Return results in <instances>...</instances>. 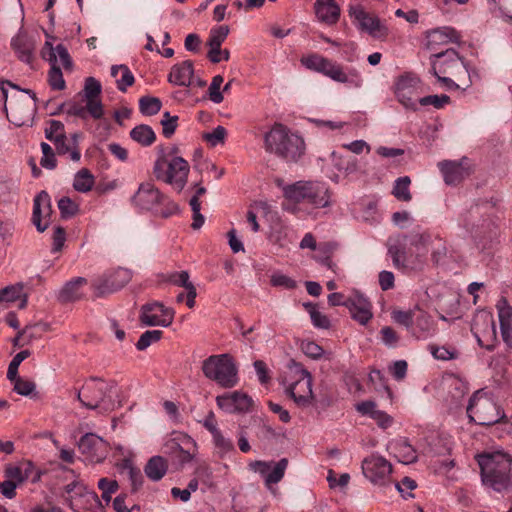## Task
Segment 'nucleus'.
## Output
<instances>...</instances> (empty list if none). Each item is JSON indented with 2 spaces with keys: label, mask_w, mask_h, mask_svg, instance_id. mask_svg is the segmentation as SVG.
Instances as JSON below:
<instances>
[{
  "label": "nucleus",
  "mask_w": 512,
  "mask_h": 512,
  "mask_svg": "<svg viewBox=\"0 0 512 512\" xmlns=\"http://www.w3.org/2000/svg\"><path fill=\"white\" fill-rule=\"evenodd\" d=\"M483 485L497 492L512 487V456L502 451L483 452L475 457Z\"/></svg>",
  "instance_id": "1"
},
{
  "label": "nucleus",
  "mask_w": 512,
  "mask_h": 512,
  "mask_svg": "<svg viewBox=\"0 0 512 512\" xmlns=\"http://www.w3.org/2000/svg\"><path fill=\"white\" fill-rule=\"evenodd\" d=\"M285 201L284 210L291 213L299 211V204H306L313 208H324L330 204V190L323 182L298 181L283 188Z\"/></svg>",
  "instance_id": "2"
},
{
  "label": "nucleus",
  "mask_w": 512,
  "mask_h": 512,
  "mask_svg": "<svg viewBox=\"0 0 512 512\" xmlns=\"http://www.w3.org/2000/svg\"><path fill=\"white\" fill-rule=\"evenodd\" d=\"M264 147L287 162H297L306 151L303 137L282 123H275L265 134Z\"/></svg>",
  "instance_id": "3"
},
{
  "label": "nucleus",
  "mask_w": 512,
  "mask_h": 512,
  "mask_svg": "<svg viewBox=\"0 0 512 512\" xmlns=\"http://www.w3.org/2000/svg\"><path fill=\"white\" fill-rule=\"evenodd\" d=\"M132 205L141 211H152L156 216L169 218L179 211L178 205L163 194L152 182H143L131 198Z\"/></svg>",
  "instance_id": "4"
},
{
  "label": "nucleus",
  "mask_w": 512,
  "mask_h": 512,
  "mask_svg": "<svg viewBox=\"0 0 512 512\" xmlns=\"http://www.w3.org/2000/svg\"><path fill=\"white\" fill-rule=\"evenodd\" d=\"M115 389L116 382L113 380L90 377L77 392V399L88 409L109 412L115 407L113 400Z\"/></svg>",
  "instance_id": "5"
},
{
  "label": "nucleus",
  "mask_w": 512,
  "mask_h": 512,
  "mask_svg": "<svg viewBox=\"0 0 512 512\" xmlns=\"http://www.w3.org/2000/svg\"><path fill=\"white\" fill-rule=\"evenodd\" d=\"M190 166L188 162L179 156H175L168 160L161 153L153 166V174L159 181L171 185L177 192H181L188 179Z\"/></svg>",
  "instance_id": "6"
},
{
  "label": "nucleus",
  "mask_w": 512,
  "mask_h": 512,
  "mask_svg": "<svg viewBox=\"0 0 512 512\" xmlns=\"http://www.w3.org/2000/svg\"><path fill=\"white\" fill-rule=\"evenodd\" d=\"M202 372L206 378L216 382L222 388H232L238 383V369L229 354L211 355L202 363Z\"/></svg>",
  "instance_id": "7"
},
{
  "label": "nucleus",
  "mask_w": 512,
  "mask_h": 512,
  "mask_svg": "<svg viewBox=\"0 0 512 512\" xmlns=\"http://www.w3.org/2000/svg\"><path fill=\"white\" fill-rule=\"evenodd\" d=\"M301 63L307 69L322 73L332 80L340 83H351L355 86L361 85L359 73L351 69L346 72L340 64L318 54H310L301 58Z\"/></svg>",
  "instance_id": "8"
},
{
  "label": "nucleus",
  "mask_w": 512,
  "mask_h": 512,
  "mask_svg": "<svg viewBox=\"0 0 512 512\" xmlns=\"http://www.w3.org/2000/svg\"><path fill=\"white\" fill-rule=\"evenodd\" d=\"M467 414L471 421L483 426L494 425L505 418L504 411L483 390L476 391L470 398Z\"/></svg>",
  "instance_id": "9"
},
{
  "label": "nucleus",
  "mask_w": 512,
  "mask_h": 512,
  "mask_svg": "<svg viewBox=\"0 0 512 512\" xmlns=\"http://www.w3.org/2000/svg\"><path fill=\"white\" fill-rule=\"evenodd\" d=\"M489 209L487 202L471 205L469 209L460 214L459 225L474 238L484 237L495 226L488 213Z\"/></svg>",
  "instance_id": "10"
},
{
  "label": "nucleus",
  "mask_w": 512,
  "mask_h": 512,
  "mask_svg": "<svg viewBox=\"0 0 512 512\" xmlns=\"http://www.w3.org/2000/svg\"><path fill=\"white\" fill-rule=\"evenodd\" d=\"M291 382L286 392L299 407H308L314 401L312 392V376L300 364L293 362L289 367Z\"/></svg>",
  "instance_id": "11"
},
{
  "label": "nucleus",
  "mask_w": 512,
  "mask_h": 512,
  "mask_svg": "<svg viewBox=\"0 0 512 512\" xmlns=\"http://www.w3.org/2000/svg\"><path fill=\"white\" fill-rule=\"evenodd\" d=\"M350 18L356 27L371 38L378 41H386L390 35V29L385 20H381L376 14L365 10L362 5H351L348 10Z\"/></svg>",
  "instance_id": "12"
},
{
  "label": "nucleus",
  "mask_w": 512,
  "mask_h": 512,
  "mask_svg": "<svg viewBox=\"0 0 512 512\" xmlns=\"http://www.w3.org/2000/svg\"><path fill=\"white\" fill-rule=\"evenodd\" d=\"M132 279L131 271L126 268H116L106 271L93 280L91 288L96 297H105L126 286Z\"/></svg>",
  "instance_id": "13"
},
{
  "label": "nucleus",
  "mask_w": 512,
  "mask_h": 512,
  "mask_svg": "<svg viewBox=\"0 0 512 512\" xmlns=\"http://www.w3.org/2000/svg\"><path fill=\"white\" fill-rule=\"evenodd\" d=\"M433 57L431 68L433 75H451L459 79V75L467 73L462 58L454 49L436 53Z\"/></svg>",
  "instance_id": "14"
},
{
  "label": "nucleus",
  "mask_w": 512,
  "mask_h": 512,
  "mask_svg": "<svg viewBox=\"0 0 512 512\" xmlns=\"http://www.w3.org/2000/svg\"><path fill=\"white\" fill-rule=\"evenodd\" d=\"M77 445L84 460L90 463L103 462L110 452L108 442L94 433L83 435Z\"/></svg>",
  "instance_id": "15"
},
{
  "label": "nucleus",
  "mask_w": 512,
  "mask_h": 512,
  "mask_svg": "<svg viewBox=\"0 0 512 512\" xmlns=\"http://www.w3.org/2000/svg\"><path fill=\"white\" fill-rule=\"evenodd\" d=\"M364 476L372 483L384 485L392 473V464L383 456L372 454L362 461Z\"/></svg>",
  "instance_id": "16"
},
{
  "label": "nucleus",
  "mask_w": 512,
  "mask_h": 512,
  "mask_svg": "<svg viewBox=\"0 0 512 512\" xmlns=\"http://www.w3.org/2000/svg\"><path fill=\"white\" fill-rule=\"evenodd\" d=\"M175 311L161 302H151L142 306L140 321L146 326L168 327L172 324Z\"/></svg>",
  "instance_id": "17"
},
{
  "label": "nucleus",
  "mask_w": 512,
  "mask_h": 512,
  "mask_svg": "<svg viewBox=\"0 0 512 512\" xmlns=\"http://www.w3.org/2000/svg\"><path fill=\"white\" fill-rule=\"evenodd\" d=\"M52 206L49 194L41 191L34 199L32 222L39 232H44L51 220Z\"/></svg>",
  "instance_id": "18"
},
{
  "label": "nucleus",
  "mask_w": 512,
  "mask_h": 512,
  "mask_svg": "<svg viewBox=\"0 0 512 512\" xmlns=\"http://www.w3.org/2000/svg\"><path fill=\"white\" fill-rule=\"evenodd\" d=\"M101 91L102 87L98 80H96L94 77L86 78L84 85V96L88 102L89 114L96 120L101 119L104 115L103 105L99 99Z\"/></svg>",
  "instance_id": "19"
},
{
  "label": "nucleus",
  "mask_w": 512,
  "mask_h": 512,
  "mask_svg": "<svg viewBox=\"0 0 512 512\" xmlns=\"http://www.w3.org/2000/svg\"><path fill=\"white\" fill-rule=\"evenodd\" d=\"M345 306L349 309L352 318L361 325H366L373 317L370 301L359 293L347 299Z\"/></svg>",
  "instance_id": "20"
},
{
  "label": "nucleus",
  "mask_w": 512,
  "mask_h": 512,
  "mask_svg": "<svg viewBox=\"0 0 512 512\" xmlns=\"http://www.w3.org/2000/svg\"><path fill=\"white\" fill-rule=\"evenodd\" d=\"M408 235L397 237L389 244L388 253L392 258L393 264L398 269H405L410 258L413 256Z\"/></svg>",
  "instance_id": "21"
},
{
  "label": "nucleus",
  "mask_w": 512,
  "mask_h": 512,
  "mask_svg": "<svg viewBox=\"0 0 512 512\" xmlns=\"http://www.w3.org/2000/svg\"><path fill=\"white\" fill-rule=\"evenodd\" d=\"M219 408L229 412H246L252 405V399L245 393L234 391L216 398Z\"/></svg>",
  "instance_id": "22"
},
{
  "label": "nucleus",
  "mask_w": 512,
  "mask_h": 512,
  "mask_svg": "<svg viewBox=\"0 0 512 512\" xmlns=\"http://www.w3.org/2000/svg\"><path fill=\"white\" fill-rule=\"evenodd\" d=\"M41 56L43 59L47 60L51 65V68L48 73L49 85L54 90H63L66 87V84L63 78L62 71L60 67L57 65V59L52 43L48 41L45 42L41 50Z\"/></svg>",
  "instance_id": "23"
},
{
  "label": "nucleus",
  "mask_w": 512,
  "mask_h": 512,
  "mask_svg": "<svg viewBox=\"0 0 512 512\" xmlns=\"http://www.w3.org/2000/svg\"><path fill=\"white\" fill-rule=\"evenodd\" d=\"M418 82L415 77L402 76L396 84V96L406 108L416 110V102L412 94Z\"/></svg>",
  "instance_id": "24"
},
{
  "label": "nucleus",
  "mask_w": 512,
  "mask_h": 512,
  "mask_svg": "<svg viewBox=\"0 0 512 512\" xmlns=\"http://www.w3.org/2000/svg\"><path fill=\"white\" fill-rule=\"evenodd\" d=\"M194 66L191 60H185L172 66L168 81L177 86H190L193 84Z\"/></svg>",
  "instance_id": "25"
},
{
  "label": "nucleus",
  "mask_w": 512,
  "mask_h": 512,
  "mask_svg": "<svg viewBox=\"0 0 512 512\" xmlns=\"http://www.w3.org/2000/svg\"><path fill=\"white\" fill-rule=\"evenodd\" d=\"M439 168L448 185H457L470 174L461 162L443 161L439 163Z\"/></svg>",
  "instance_id": "26"
},
{
  "label": "nucleus",
  "mask_w": 512,
  "mask_h": 512,
  "mask_svg": "<svg viewBox=\"0 0 512 512\" xmlns=\"http://www.w3.org/2000/svg\"><path fill=\"white\" fill-rule=\"evenodd\" d=\"M315 14L319 21L334 25L340 18V7L335 0H316Z\"/></svg>",
  "instance_id": "27"
},
{
  "label": "nucleus",
  "mask_w": 512,
  "mask_h": 512,
  "mask_svg": "<svg viewBox=\"0 0 512 512\" xmlns=\"http://www.w3.org/2000/svg\"><path fill=\"white\" fill-rule=\"evenodd\" d=\"M460 40V34L451 27L437 28L428 33L427 47L430 50H436L438 45L456 43Z\"/></svg>",
  "instance_id": "28"
},
{
  "label": "nucleus",
  "mask_w": 512,
  "mask_h": 512,
  "mask_svg": "<svg viewBox=\"0 0 512 512\" xmlns=\"http://www.w3.org/2000/svg\"><path fill=\"white\" fill-rule=\"evenodd\" d=\"M11 47L17 54V57L25 62L31 63L33 61V53L35 50V42L32 38L24 33L17 34L11 41Z\"/></svg>",
  "instance_id": "29"
},
{
  "label": "nucleus",
  "mask_w": 512,
  "mask_h": 512,
  "mask_svg": "<svg viewBox=\"0 0 512 512\" xmlns=\"http://www.w3.org/2000/svg\"><path fill=\"white\" fill-rule=\"evenodd\" d=\"M356 410L362 414L371 417L376 421L379 427L386 429L392 425L393 418L386 412L377 409V405L374 401H363L356 405Z\"/></svg>",
  "instance_id": "30"
},
{
  "label": "nucleus",
  "mask_w": 512,
  "mask_h": 512,
  "mask_svg": "<svg viewBox=\"0 0 512 512\" xmlns=\"http://www.w3.org/2000/svg\"><path fill=\"white\" fill-rule=\"evenodd\" d=\"M485 329L480 333L477 326L472 328L478 344L488 351L495 349L497 344L496 328L492 317L487 316L484 320Z\"/></svg>",
  "instance_id": "31"
},
{
  "label": "nucleus",
  "mask_w": 512,
  "mask_h": 512,
  "mask_svg": "<svg viewBox=\"0 0 512 512\" xmlns=\"http://www.w3.org/2000/svg\"><path fill=\"white\" fill-rule=\"evenodd\" d=\"M394 456L403 464H410L417 461L416 450L406 440H398L390 445Z\"/></svg>",
  "instance_id": "32"
},
{
  "label": "nucleus",
  "mask_w": 512,
  "mask_h": 512,
  "mask_svg": "<svg viewBox=\"0 0 512 512\" xmlns=\"http://www.w3.org/2000/svg\"><path fill=\"white\" fill-rule=\"evenodd\" d=\"M168 470V462L162 456L151 457L145 465L146 476L152 481L161 480Z\"/></svg>",
  "instance_id": "33"
},
{
  "label": "nucleus",
  "mask_w": 512,
  "mask_h": 512,
  "mask_svg": "<svg viewBox=\"0 0 512 512\" xmlns=\"http://www.w3.org/2000/svg\"><path fill=\"white\" fill-rule=\"evenodd\" d=\"M331 159L334 167L344 175H350L358 170V163L355 157L341 155L336 151L331 153Z\"/></svg>",
  "instance_id": "34"
},
{
  "label": "nucleus",
  "mask_w": 512,
  "mask_h": 512,
  "mask_svg": "<svg viewBox=\"0 0 512 512\" xmlns=\"http://www.w3.org/2000/svg\"><path fill=\"white\" fill-rule=\"evenodd\" d=\"M121 73V77L116 79L118 90L126 92L127 88L132 86L135 82L134 75L126 65H114L111 67V76L117 78L118 74Z\"/></svg>",
  "instance_id": "35"
},
{
  "label": "nucleus",
  "mask_w": 512,
  "mask_h": 512,
  "mask_svg": "<svg viewBox=\"0 0 512 512\" xmlns=\"http://www.w3.org/2000/svg\"><path fill=\"white\" fill-rule=\"evenodd\" d=\"M86 283L87 280L83 277H78L76 279L69 281L60 291V300L63 302H71L80 299L81 294L79 292V289Z\"/></svg>",
  "instance_id": "36"
},
{
  "label": "nucleus",
  "mask_w": 512,
  "mask_h": 512,
  "mask_svg": "<svg viewBox=\"0 0 512 512\" xmlns=\"http://www.w3.org/2000/svg\"><path fill=\"white\" fill-rule=\"evenodd\" d=\"M130 137L142 146H151L156 140V134L149 125L141 124L130 131Z\"/></svg>",
  "instance_id": "37"
},
{
  "label": "nucleus",
  "mask_w": 512,
  "mask_h": 512,
  "mask_svg": "<svg viewBox=\"0 0 512 512\" xmlns=\"http://www.w3.org/2000/svg\"><path fill=\"white\" fill-rule=\"evenodd\" d=\"M410 184L411 179L408 176L397 178L392 190L393 196L399 201H411L412 194L410 192Z\"/></svg>",
  "instance_id": "38"
},
{
  "label": "nucleus",
  "mask_w": 512,
  "mask_h": 512,
  "mask_svg": "<svg viewBox=\"0 0 512 512\" xmlns=\"http://www.w3.org/2000/svg\"><path fill=\"white\" fill-rule=\"evenodd\" d=\"M94 183L95 179L92 173L88 169L83 168L75 175L73 187L78 192L86 193L92 189Z\"/></svg>",
  "instance_id": "39"
},
{
  "label": "nucleus",
  "mask_w": 512,
  "mask_h": 512,
  "mask_svg": "<svg viewBox=\"0 0 512 512\" xmlns=\"http://www.w3.org/2000/svg\"><path fill=\"white\" fill-rule=\"evenodd\" d=\"M229 34V27L226 25L218 26L210 31L207 45L212 48V53L217 54L218 48L221 47Z\"/></svg>",
  "instance_id": "40"
},
{
  "label": "nucleus",
  "mask_w": 512,
  "mask_h": 512,
  "mask_svg": "<svg viewBox=\"0 0 512 512\" xmlns=\"http://www.w3.org/2000/svg\"><path fill=\"white\" fill-rule=\"evenodd\" d=\"M121 472L128 475L133 492H136L142 486L143 475L141 470L134 467L130 461L126 460L123 462L121 465Z\"/></svg>",
  "instance_id": "41"
},
{
  "label": "nucleus",
  "mask_w": 512,
  "mask_h": 512,
  "mask_svg": "<svg viewBox=\"0 0 512 512\" xmlns=\"http://www.w3.org/2000/svg\"><path fill=\"white\" fill-rule=\"evenodd\" d=\"M162 107V102L157 97L143 96L139 99V110L145 116L157 114Z\"/></svg>",
  "instance_id": "42"
},
{
  "label": "nucleus",
  "mask_w": 512,
  "mask_h": 512,
  "mask_svg": "<svg viewBox=\"0 0 512 512\" xmlns=\"http://www.w3.org/2000/svg\"><path fill=\"white\" fill-rule=\"evenodd\" d=\"M161 281L165 283H170L172 285L183 287L187 289L189 285H193V283L189 280V273L187 271L180 272H170L162 274Z\"/></svg>",
  "instance_id": "43"
},
{
  "label": "nucleus",
  "mask_w": 512,
  "mask_h": 512,
  "mask_svg": "<svg viewBox=\"0 0 512 512\" xmlns=\"http://www.w3.org/2000/svg\"><path fill=\"white\" fill-rule=\"evenodd\" d=\"M45 137L52 143L59 142L61 138H64L65 126L61 121L58 120H49L46 124Z\"/></svg>",
  "instance_id": "44"
},
{
  "label": "nucleus",
  "mask_w": 512,
  "mask_h": 512,
  "mask_svg": "<svg viewBox=\"0 0 512 512\" xmlns=\"http://www.w3.org/2000/svg\"><path fill=\"white\" fill-rule=\"evenodd\" d=\"M97 486L101 491V498L106 504L110 503L112 495L116 493L119 488L116 480L106 477L99 479Z\"/></svg>",
  "instance_id": "45"
},
{
  "label": "nucleus",
  "mask_w": 512,
  "mask_h": 512,
  "mask_svg": "<svg viewBox=\"0 0 512 512\" xmlns=\"http://www.w3.org/2000/svg\"><path fill=\"white\" fill-rule=\"evenodd\" d=\"M303 306L310 314L311 321L315 327L322 329H328L330 327V320L317 309L315 304L309 302L304 303Z\"/></svg>",
  "instance_id": "46"
},
{
  "label": "nucleus",
  "mask_w": 512,
  "mask_h": 512,
  "mask_svg": "<svg viewBox=\"0 0 512 512\" xmlns=\"http://www.w3.org/2000/svg\"><path fill=\"white\" fill-rule=\"evenodd\" d=\"M410 246L415 247L418 254H424L431 242V235L428 233H413L408 235Z\"/></svg>",
  "instance_id": "47"
},
{
  "label": "nucleus",
  "mask_w": 512,
  "mask_h": 512,
  "mask_svg": "<svg viewBox=\"0 0 512 512\" xmlns=\"http://www.w3.org/2000/svg\"><path fill=\"white\" fill-rule=\"evenodd\" d=\"M288 466V460L286 458L280 459L274 466L273 470L267 474L265 484L270 486L276 484L282 480L285 474V470Z\"/></svg>",
  "instance_id": "48"
},
{
  "label": "nucleus",
  "mask_w": 512,
  "mask_h": 512,
  "mask_svg": "<svg viewBox=\"0 0 512 512\" xmlns=\"http://www.w3.org/2000/svg\"><path fill=\"white\" fill-rule=\"evenodd\" d=\"M10 381L14 384L13 390L22 396H31L36 389V384L34 381L24 379L19 375Z\"/></svg>",
  "instance_id": "49"
},
{
  "label": "nucleus",
  "mask_w": 512,
  "mask_h": 512,
  "mask_svg": "<svg viewBox=\"0 0 512 512\" xmlns=\"http://www.w3.org/2000/svg\"><path fill=\"white\" fill-rule=\"evenodd\" d=\"M162 335L163 332L161 330H147L140 336L136 343V348L143 351L151 344L158 342L162 338Z\"/></svg>",
  "instance_id": "50"
},
{
  "label": "nucleus",
  "mask_w": 512,
  "mask_h": 512,
  "mask_svg": "<svg viewBox=\"0 0 512 512\" xmlns=\"http://www.w3.org/2000/svg\"><path fill=\"white\" fill-rule=\"evenodd\" d=\"M227 130L223 126H217L211 132L204 133L202 138L212 147L222 144L225 141Z\"/></svg>",
  "instance_id": "51"
},
{
  "label": "nucleus",
  "mask_w": 512,
  "mask_h": 512,
  "mask_svg": "<svg viewBox=\"0 0 512 512\" xmlns=\"http://www.w3.org/2000/svg\"><path fill=\"white\" fill-rule=\"evenodd\" d=\"M497 309L500 329L504 330V327L512 322V306L507 303L506 299L502 298L497 304Z\"/></svg>",
  "instance_id": "52"
},
{
  "label": "nucleus",
  "mask_w": 512,
  "mask_h": 512,
  "mask_svg": "<svg viewBox=\"0 0 512 512\" xmlns=\"http://www.w3.org/2000/svg\"><path fill=\"white\" fill-rule=\"evenodd\" d=\"M31 355L30 350H22L17 353L13 359L11 360L8 370H7V378L8 380H13L18 375V368L20 364L27 359Z\"/></svg>",
  "instance_id": "53"
},
{
  "label": "nucleus",
  "mask_w": 512,
  "mask_h": 512,
  "mask_svg": "<svg viewBox=\"0 0 512 512\" xmlns=\"http://www.w3.org/2000/svg\"><path fill=\"white\" fill-rule=\"evenodd\" d=\"M58 208L61 216L65 219L76 215L79 210L78 204L71 200L69 197H62L58 201Z\"/></svg>",
  "instance_id": "54"
},
{
  "label": "nucleus",
  "mask_w": 512,
  "mask_h": 512,
  "mask_svg": "<svg viewBox=\"0 0 512 512\" xmlns=\"http://www.w3.org/2000/svg\"><path fill=\"white\" fill-rule=\"evenodd\" d=\"M429 350H430L431 354L433 355V357L438 360H451V359H455L458 357V352L455 348L429 345Z\"/></svg>",
  "instance_id": "55"
},
{
  "label": "nucleus",
  "mask_w": 512,
  "mask_h": 512,
  "mask_svg": "<svg viewBox=\"0 0 512 512\" xmlns=\"http://www.w3.org/2000/svg\"><path fill=\"white\" fill-rule=\"evenodd\" d=\"M162 133L166 138H170L176 131L178 126V116H172L169 112L163 114L162 120Z\"/></svg>",
  "instance_id": "56"
},
{
  "label": "nucleus",
  "mask_w": 512,
  "mask_h": 512,
  "mask_svg": "<svg viewBox=\"0 0 512 512\" xmlns=\"http://www.w3.org/2000/svg\"><path fill=\"white\" fill-rule=\"evenodd\" d=\"M270 283L274 287H282L287 290L297 287V282L294 279L282 273H274L270 278Z\"/></svg>",
  "instance_id": "57"
},
{
  "label": "nucleus",
  "mask_w": 512,
  "mask_h": 512,
  "mask_svg": "<svg viewBox=\"0 0 512 512\" xmlns=\"http://www.w3.org/2000/svg\"><path fill=\"white\" fill-rule=\"evenodd\" d=\"M450 102V97L446 94L428 95L419 99L422 106L432 105L436 109H441Z\"/></svg>",
  "instance_id": "58"
},
{
  "label": "nucleus",
  "mask_w": 512,
  "mask_h": 512,
  "mask_svg": "<svg viewBox=\"0 0 512 512\" xmlns=\"http://www.w3.org/2000/svg\"><path fill=\"white\" fill-rule=\"evenodd\" d=\"M167 447L170 449L171 453L174 454L179 464L183 465L192 460L191 453L184 450L177 442L171 441L167 444Z\"/></svg>",
  "instance_id": "59"
},
{
  "label": "nucleus",
  "mask_w": 512,
  "mask_h": 512,
  "mask_svg": "<svg viewBox=\"0 0 512 512\" xmlns=\"http://www.w3.org/2000/svg\"><path fill=\"white\" fill-rule=\"evenodd\" d=\"M222 83L223 77L221 75H216L213 77L209 87L210 100L217 104L221 103L224 99L222 93L220 92Z\"/></svg>",
  "instance_id": "60"
},
{
  "label": "nucleus",
  "mask_w": 512,
  "mask_h": 512,
  "mask_svg": "<svg viewBox=\"0 0 512 512\" xmlns=\"http://www.w3.org/2000/svg\"><path fill=\"white\" fill-rule=\"evenodd\" d=\"M57 63L59 62L66 70L72 68V59L67 48L63 44H58L55 48L53 47Z\"/></svg>",
  "instance_id": "61"
},
{
  "label": "nucleus",
  "mask_w": 512,
  "mask_h": 512,
  "mask_svg": "<svg viewBox=\"0 0 512 512\" xmlns=\"http://www.w3.org/2000/svg\"><path fill=\"white\" fill-rule=\"evenodd\" d=\"M10 109L12 117L10 121L18 127L25 125L31 116L32 107H29L25 113L20 112L17 105L12 104Z\"/></svg>",
  "instance_id": "62"
},
{
  "label": "nucleus",
  "mask_w": 512,
  "mask_h": 512,
  "mask_svg": "<svg viewBox=\"0 0 512 512\" xmlns=\"http://www.w3.org/2000/svg\"><path fill=\"white\" fill-rule=\"evenodd\" d=\"M393 320L406 328H412L414 324V313L412 311H394L392 313Z\"/></svg>",
  "instance_id": "63"
},
{
  "label": "nucleus",
  "mask_w": 512,
  "mask_h": 512,
  "mask_svg": "<svg viewBox=\"0 0 512 512\" xmlns=\"http://www.w3.org/2000/svg\"><path fill=\"white\" fill-rule=\"evenodd\" d=\"M417 487V483L410 477H404L396 483V488L404 498L413 497L411 493Z\"/></svg>",
  "instance_id": "64"
}]
</instances>
